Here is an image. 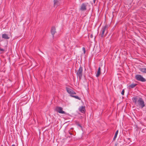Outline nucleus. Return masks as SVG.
Segmentation results:
<instances>
[{
	"instance_id": "f257e3e1",
	"label": "nucleus",
	"mask_w": 146,
	"mask_h": 146,
	"mask_svg": "<svg viewBox=\"0 0 146 146\" xmlns=\"http://www.w3.org/2000/svg\"><path fill=\"white\" fill-rule=\"evenodd\" d=\"M137 106H139L141 108H143L145 106L144 102L142 98H139L138 100V102L136 104Z\"/></svg>"
},
{
	"instance_id": "f03ea898",
	"label": "nucleus",
	"mask_w": 146,
	"mask_h": 146,
	"mask_svg": "<svg viewBox=\"0 0 146 146\" xmlns=\"http://www.w3.org/2000/svg\"><path fill=\"white\" fill-rule=\"evenodd\" d=\"M76 74L77 76L80 79L82 77L83 74V68L81 66L80 67L76 73Z\"/></svg>"
},
{
	"instance_id": "7ed1b4c3",
	"label": "nucleus",
	"mask_w": 146,
	"mask_h": 146,
	"mask_svg": "<svg viewBox=\"0 0 146 146\" xmlns=\"http://www.w3.org/2000/svg\"><path fill=\"white\" fill-rule=\"evenodd\" d=\"M135 78L137 80L142 82H145L146 81V79L140 75H136Z\"/></svg>"
},
{
	"instance_id": "20e7f679",
	"label": "nucleus",
	"mask_w": 146,
	"mask_h": 146,
	"mask_svg": "<svg viewBox=\"0 0 146 146\" xmlns=\"http://www.w3.org/2000/svg\"><path fill=\"white\" fill-rule=\"evenodd\" d=\"M107 26L106 25L102 27V29L100 35H101V37H102L105 36L104 34L106 31L107 30Z\"/></svg>"
},
{
	"instance_id": "39448f33",
	"label": "nucleus",
	"mask_w": 146,
	"mask_h": 146,
	"mask_svg": "<svg viewBox=\"0 0 146 146\" xmlns=\"http://www.w3.org/2000/svg\"><path fill=\"white\" fill-rule=\"evenodd\" d=\"M63 108L57 106L55 108L56 111L60 113L65 114L66 112L62 110Z\"/></svg>"
},
{
	"instance_id": "423d86ee",
	"label": "nucleus",
	"mask_w": 146,
	"mask_h": 146,
	"mask_svg": "<svg viewBox=\"0 0 146 146\" xmlns=\"http://www.w3.org/2000/svg\"><path fill=\"white\" fill-rule=\"evenodd\" d=\"M66 89L67 92L69 94L71 95L70 96L72 95L75 94H76V93L75 92L68 87H66Z\"/></svg>"
},
{
	"instance_id": "0eeeda50",
	"label": "nucleus",
	"mask_w": 146,
	"mask_h": 146,
	"mask_svg": "<svg viewBox=\"0 0 146 146\" xmlns=\"http://www.w3.org/2000/svg\"><path fill=\"white\" fill-rule=\"evenodd\" d=\"M87 5L85 3H83L81 5L80 10L82 11H85L86 10Z\"/></svg>"
},
{
	"instance_id": "6e6552de",
	"label": "nucleus",
	"mask_w": 146,
	"mask_h": 146,
	"mask_svg": "<svg viewBox=\"0 0 146 146\" xmlns=\"http://www.w3.org/2000/svg\"><path fill=\"white\" fill-rule=\"evenodd\" d=\"M56 33V31L55 28L54 27H52L51 30V33L52 34V37L53 38L54 37V34Z\"/></svg>"
},
{
	"instance_id": "1a4fd4ad",
	"label": "nucleus",
	"mask_w": 146,
	"mask_h": 146,
	"mask_svg": "<svg viewBox=\"0 0 146 146\" xmlns=\"http://www.w3.org/2000/svg\"><path fill=\"white\" fill-rule=\"evenodd\" d=\"M60 0H54V6L55 7L56 6L57 7L60 4Z\"/></svg>"
},
{
	"instance_id": "9d476101",
	"label": "nucleus",
	"mask_w": 146,
	"mask_h": 146,
	"mask_svg": "<svg viewBox=\"0 0 146 146\" xmlns=\"http://www.w3.org/2000/svg\"><path fill=\"white\" fill-rule=\"evenodd\" d=\"M79 110L82 113H84L85 112V106H81L79 108Z\"/></svg>"
},
{
	"instance_id": "9b49d317",
	"label": "nucleus",
	"mask_w": 146,
	"mask_h": 146,
	"mask_svg": "<svg viewBox=\"0 0 146 146\" xmlns=\"http://www.w3.org/2000/svg\"><path fill=\"white\" fill-rule=\"evenodd\" d=\"M2 38L6 39H8L9 38V37L7 34L4 33L2 34Z\"/></svg>"
},
{
	"instance_id": "f8f14e48",
	"label": "nucleus",
	"mask_w": 146,
	"mask_h": 146,
	"mask_svg": "<svg viewBox=\"0 0 146 146\" xmlns=\"http://www.w3.org/2000/svg\"><path fill=\"white\" fill-rule=\"evenodd\" d=\"M101 73V68L100 67L98 68V70L96 74V76L97 77H98L99 76Z\"/></svg>"
},
{
	"instance_id": "ddd939ff",
	"label": "nucleus",
	"mask_w": 146,
	"mask_h": 146,
	"mask_svg": "<svg viewBox=\"0 0 146 146\" xmlns=\"http://www.w3.org/2000/svg\"><path fill=\"white\" fill-rule=\"evenodd\" d=\"M133 102L135 103V104L136 105L137 103L138 102V100L137 98V97H134L133 98Z\"/></svg>"
},
{
	"instance_id": "4468645a",
	"label": "nucleus",
	"mask_w": 146,
	"mask_h": 146,
	"mask_svg": "<svg viewBox=\"0 0 146 146\" xmlns=\"http://www.w3.org/2000/svg\"><path fill=\"white\" fill-rule=\"evenodd\" d=\"M139 69L143 73H146V68H140Z\"/></svg>"
},
{
	"instance_id": "2eb2a0df",
	"label": "nucleus",
	"mask_w": 146,
	"mask_h": 146,
	"mask_svg": "<svg viewBox=\"0 0 146 146\" xmlns=\"http://www.w3.org/2000/svg\"><path fill=\"white\" fill-rule=\"evenodd\" d=\"M118 133V130H117L115 132V135H114V136L113 138V141H115V139H116V138L117 137V134Z\"/></svg>"
},
{
	"instance_id": "dca6fc26",
	"label": "nucleus",
	"mask_w": 146,
	"mask_h": 146,
	"mask_svg": "<svg viewBox=\"0 0 146 146\" xmlns=\"http://www.w3.org/2000/svg\"><path fill=\"white\" fill-rule=\"evenodd\" d=\"M137 85V84H132L129 86V87L131 88H133L135 87Z\"/></svg>"
},
{
	"instance_id": "f3484780",
	"label": "nucleus",
	"mask_w": 146,
	"mask_h": 146,
	"mask_svg": "<svg viewBox=\"0 0 146 146\" xmlns=\"http://www.w3.org/2000/svg\"><path fill=\"white\" fill-rule=\"evenodd\" d=\"M71 96L72 97L76 99H78L80 100L81 99V98L77 96H75L74 95H71Z\"/></svg>"
},
{
	"instance_id": "a211bd4d",
	"label": "nucleus",
	"mask_w": 146,
	"mask_h": 146,
	"mask_svg": "<svg viewBox=\"0 0 146 146\" xmlns=\"http://www.w3.org/2000/svg\"><path fill=\"white\" fill-rule=\"evenodd\" d=\"M125 91L124 89H123L121 92V94L122 95H123Z\"/></svg>"
},
{
	"instance_id": "6ab92c4d",
	"label": "nucleus",
	"mask_w": 146,
	"mask_h": 146,
	"mask_svg": "<svg viewBox=\"0 0 146 146\" xmlns=\"http://www.w3.org/2000/svg\"><path fill=\"white\" fill-rule=\"evenodd\" d=\"M82 50L83 51L84 54H85L86 52V50L85 49L84 47H83L82 48Z\"/></svg>"
},
{
	"instance_id": "aec40b11",
	"label": "nucleus",
	"mask_w": 146,
	"mask_h": 146,
	"mask_svg": "<svg viewBox=\"0 0 146 146\" xmlns=\"http://www.w3.org/2000/svg\"><path fill=\"white\" fill-rule=\"evenodd\" d=\"M0 50L2 51H4V50L3 49H2L0 48Z\"/></svg>"
},
{
	"instance_id": "412c9836",
	"label": "nucleus",
	"mask_w": 146,
	"mask_h": 146,
	"mask_svg": "<svg viewBox=\"0 0 146 146\" xmlns=\"http://www.w3.org/2000/svg\"><path fill=\"white\" fill-rule=\"evenodd\" d=\"M90 37H91V38H93V35H92H92H90Z\"/></svg>"
},
{
	"instance_id": "4be33fe9",
	"label": "nucleus",
	"mask_w": 146,
	"mask_h": 146,
	"mask_svg": "<svg viewBox=\"0 0 146 146\" xmlns=\"http://www.w3.org/2000/svg\"><path fill=\"white\" fill-rule=\"evenodd\" d=\"M96 0H93V2H94V3L95 2V1H96Z\"/></svg>"
},
{
	"instance_id": "5701e85b",
	"label": "nucleus",
	"mask_w": 146,
	"mask_h": 146,
	"mask_svg": "<svg viewBox=\"0 0 146 146\" xmlns=\"http://www.w3.org/2000/svg\"><path fill=\"white\" fill-rule=\"evenodd\" d=\"M78 125L80 127H82V126H81V125H80V124H78Z\"/></svg>"
},
{
	"instance_id": "b1692460",
	"label": "nucleus",
	"mask_w": 146,
	"mask_h": 146,
	"mask_svg": "<svg viewBox=\"0 0 146 146\" xmlns=\"http://www.w3.org/2000/svg\"><path fill=\"white\" fill-rule=\"evenodd\" d=\"M11 146H15V145L14 144H13Z\"/></svg>"
},
{
	"instance_id": "393cba45",
	"label": "nucleus",
	"mask_w": 146,
	"mask_h": 146,
	"mask_svg": "<svg viewBox=\"0 0 146 146\" xmlns=\"http://www.w3.org/2000/svg\"><path fill=\"white\" fill-rule=\"evenodd\" d=\"M106 35V34H105V35H105H105Z\"/></svg>"
},
{
	"instance_id": "a878e982",
	"label": "nucleus",
	"mask_w": 146,
	"mask_h": 146,
	"mask_svg": "<svg viewBox=\"0 0 146 146\" xmlns=\"http://www.w3.org/2000/svg\"><path fill=\"white\" fill-rule=\"evenodd\" d=\"M106 35V34H105V35H105H105Z\"/></svg>"
}]
</instances>
